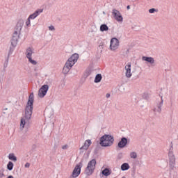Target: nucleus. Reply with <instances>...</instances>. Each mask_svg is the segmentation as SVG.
Segmentation results:
<instances>
[{"mask_svg":"<svg viewBox=\"0 0 178 178\" xmlns=\"http://www.w3.org/2000/svg\"><path fill=\"white\" fill-rule=\"evenodd\" d=\"M112 16L117 20L118 22L122 23L123 22V16H122V13L116 9H113L112 10Z\"/></svg>","mask_w":178,"mask_h":178,"instance_id":"obj_9","label":"nucleus"},{"mask_svg":"<svg viewBox=\"0 0 178 178\" xmlns=\"http://www.w3.org/2000/svg\"><path fill=\"white\" fill-rule=\"evenodd\" d=\"M125 76L127 79L131 77V63H129L125 65Z\"/></svg>","mask_w":178,"mask_h":178,"instance_id":"obj_13","label":"nucleus"},{"mask_svg":"<svg viewBox=\"0 0 178 178\" xmlns=\"http://www.w3.org/2000/svg\"><path fill=\"white\" fill-rule=\"evenodd\" d=\"M42 12H43L42 9H38V10H35L34 12V13L30 15L29 18L32 20H34V19H35V17H37V16H39L40 13H42Z\"/></svg>","mask_w":178,"mask_h":178,"instance_id":"obj_16","label":"nucleus"},{"mask_svg":"<svg viewBox=\"0 0 178 178\" xmlns=\"http://www.w3.org/2000/svg\"><path fill=\"white\" fill-rule=\"evenodd\" d=\"M30 20H31V19L28 17V19L26 22V27H30L31 26V22Z\"/></svg>","mask_w":178,"mask_h":178,"instance_id":"obj_28","label":"nucleus"},{"mask_svg":"<svg viewBox=\"0 0 178 178\" xmlns=\"http://www.w3.org/2000/svg\"><path fill=\"white\" fill-rule=\"evenodd\" d=\"M142 60H145V62H147L150 65L155 64V59H154V58H152V57L143 56Z\"/></svg>","mask_w":178,"mask_h":178,"instance_id":"obj_17","label":"nucleus"},{"mask_svg":"<svg viewBox=\"0 0 178 178\" xmlns=\"http://www.w3.org/2000/svg\"><path fill=\"white\" fill-rule=\"evenodd\" d=\"M130 158H131V159H136L137 158V152H131L129 154Z\"/></svg>","mask_w":178,"mask_h":178,"instance_id":"obj_25","label":"nucleus"},{"mask_svg":"<svg viewBox=\"0 0 178 178\" xmlns=\"http://www.w3.org/2000/svg\"><path fill=\"white\" fill-rule=\"evenodd\" d=\"M18 41L19 40H14L13 38L11 39V46L10 47L7 57L10 58V55L13 54V51H15V48H16L17 45Z\"/></svg>","mask_w":178,"mask_h":178,"instance_id":"obj_12","label":"nucleus"},{"mask_svg":"<svg viewBox=\"0 0 178 178\" xmlns=\"http://www.w3.org/2000/svg\"><path fill=\"white\" fill-rule=\"evenodd\" d=\"M127 145V138H122L121 140L118 143V148H124Z\"/></svg>","mask_w":178,"mask_h":178,"instance_id":"obj_15","label":"nucleus"},{"mask_svg":"<svg viewBox=\"0 0 178 178\" xmlns=\"http://www.w3.org/2000/svg\"><path fill=\"white\" fill-rule=\"evenodd\" d=\"M33 54H34V49L31 48V47H29L26 51V56L28 59H29V58H31Z\"/></svg>","mask_w":178,"mask_h":178,"instance_id":"obj_18","label":"nucleus"},{"mask_svg":"<svg viewBox=\"0 0 178 178\" xmlns=\"http://www.w3.org/2000/svg\"><path fill=\"white\" fill-rule=\"evenodd\" d=\"M129 169H130V165L127 163H124L121 165V170H122L123 172H124V170H129Z\"/></svg>","mask_w":178,"mask_h":178,"instance_id":"obj_19","label":"nucleus"},{"mask_svg":"<svg viewBox=\"0 0 178 178\" xmlns=\"http://www.w3.org/2000/svg\"><path fill=\"white\" fill-rule=\"evenodd\" d=\"M97 165V160L95 159L90 161L88 163L87 167L85 169V174L86 176H91L95 170V165Z\"/></svg>","mask_w":178,"mask_h":178,"instance_id":"obj_5","label":"nucleus"},{"mask_svg":"<svg viewBox=\"0 0 178 178\" xmlns=\"http://www.w3.org/2000/svg\"><path fill=\"white\" fill-rule=\"evenodd\" d=\"M161 101L157 102L156 106L154 108L153 111L154 113H161L162 112V106H163V96H161Z\"/></svg>","mask_w":178,"mask_h":178,"instance_id":"obj_11","label":"nucleus"},{"mask_svg":"<svg viewBox=\"0 0 178 178\" xmlns=\"http://www.w3.org/2000/svg\"><path fill=\"white\" fill-rule=\"evenodd\" d=\"M24 166H25V168H30L29 163H26Z\"/></svg>","mask_w":178,"mask_h":178,"instance_id":"obj_35","label":"nucleus"},{"mask_svg":"<svg viewBox=\"0 0 178 178\" xmlns=\"http://www.w3.org/2000/svg\"><path fill=\"white\" fill-rule=\"evenodd\" d=\"M104 15H105V12H103Z\"/></svg>","mask_w":178,"mask_h":178,"instance_id":"obj_39","label":"nucleus"},{"mask_svg":"<svg viewBox=\"0 0 178 178\" xmlns=\"http://www.w3.org/2000/svg\"><path fill=\"white\" fill-rule=\"evenodd\" d=\"M3 172H5V170H3V168L0 170V178L5 177V174L3 173Z\"/></svg>","mask_w":178,"mask_h":178,"instance_id":"obj_30","label":"nucleus"},{"mask_svg":"<svg viewBox=\"0 0 178 178\" xmlns=\"http://www.w3.org/2000/svg\"><path fill=\"white\" fill-rule=\"evenodd\" d=\"M149 12L150 13H155V12H158V10L155 9V8H151L149 10Z\"/></svg>","mask_w":178,"mask_h":178,"instance_id":"obj_31","label":"nucleus"},{"mask_svg":"<svg viewBox=\"0 0 178 178\" xmlns=\"http://www.w3.org/2000/svg\"><path fill=\"white\" fill-rule=\"evenodd\" d=\"M69 148V146L67 145H65L62 146V149H67Z\"/></svg>","mask_w":178,"mask_h":178,"instance_id":"obj_33","label":"nucleus"},{"mask_svg":"<svg viewBox=\"0 0 178 178\" xmlns=\"http://www.w3.org/2000/svg\"><path fill=\"white\" fill-rule=\"evenodd\" d=\"M169 156V165H170V169L171 170H173L175 169V165H176V157H175V154H173V152H170L168 153Z\"/></svg>","mask_w":178,"mask_h":178,"instance_id":"obj_10","label":"nucleus"},{"mask_svg":"<svg viewBox=\"0 0 178 178\" xmlns=\"http://www.w3.org/2000/svg\"><path fill=\"white\" fill-rule=\"evenodd\" d=\"M114 141L115 138L112 135L105 134L100 138L99 145L101 147H111Z\"/></svg>","mask_w":178,"mask_h":178,"instance_id":"obj_4","label":"nucleus"},{"mask_svg":"<svg viewBox=\"0 0 178 178\" xmlns=\"http://www.w3.org/2000/svg\"><path fill=\"white\" fill-rule=\"evenodd\" d=\"M8 63H9V57H7L5 62H4V64H3V68L4 69H6V67H8Z\"/></svg>","mask_w":178,"mask_h":178,"instance_id":"obj_26","label":"nucleus"},{"mask_svg":"<svg viewBox=\"0 0 178 178\" xmlns=\"http://www.w3.org/2000/svg\"><path fill=\"white\" fill-rule=\"evenodd\" d=\"M8 159L10 161H13V162H16V161H17V157H16L13 153H11L8 155Z\"/></svg>","mask_w":178,"mask_h":178,"instance_id":"obj_23","label":"nucleus"},{"mask_svg":"<svg viewBox=\"0 0 178 178\" xmlns=\"http://www.w3.org/2000/svg\"><path fill=\"white\" fill-rule=\"evenodd\" d=\"M91 144V140H86L84 143V145L80 148V151H87Z\"/></svg>","mask_w":178,"mask_h":178,"instance_id":"obj_14","label":"nucleus"},{"mask_svg":"<svg viewBox=\"0 0 178 178\" xmlns=\"http://www.w3.org/2000/svg\"><path fill=\"white\" fill-rule=\"evenodd\" d=\"M120 42L116 38H113L110 42V50L115 52L117 49H119Z\"/></svg>","mask_w":178,"mask_h":178,"instance_id":"obj_7","label":"nucleus"},{"mask_svg":"<svg viewBox=\"0 0 178 178\" xmlns=\"http://www.w3.org/2000/svg\"><path fill=\"white\" fill-rule=\"evenodd\" d=\"M111 172L108 168H105L102 171V175H103V176H111Z\"/></svg>","mask_w":178,"mask_h":178,"instance_id":"obj_20","label":"nucleus"},{"mask_svg":"<svg viewBox=\"0 0 178 178\" xmlns=\"http://www.w3.org/2000/svg\"><path fill=\"white\" fill-rule=\"evenodd\" d=\"M127 9L129 10V9H130V6H127Z\"/></svg>","mask_w":178,"mask_h":178,"instance_id":"obj_37","label":"nucleus"},{"mask_svg":"<svg viewBox=\"0 0 178 178\" xmlns=\"http://www.w3.org/2000/svg\"><path fill=\"white\" fill-rule=\"evenodd\" d=\"M13 166L14 164L12 161H9L8 163L7 164V169L8 170H13Z\"/></svg>","mask_w":178,"mask_h":178,"instance_id":"obj_24","label":"nucleus"},{"mask_svg":"<svg viewBox=\"0 0 178 178\" xmlns=\"http://www.w3.org/2000/svg\"><path fill=\"white\" fill-rule=\"evenodd\" d=\"M23 26H24V20L23 19H19L17 22L14 33L13 34V39H14L15 41H19V38H20V34L22 33V29H23Z\"/></svg>","mask_w":178,"mask_h":178,"instance_id":"obj_3","label":"nucleus"},{"mask_svg":"<svg viewBox=\"0 0 178 178\" xmlns=\"http://www.w3.org/2000/svg\"><path fill=\"white\" fill-rule=\"evenodd\" d=\"M28 59H29V62H30V63H31L32 65H37V61L33 60L31 57Z\"/></svg>","mask_w":178,"mask_h":178,"instance_id":"obj_29","label":"nucleus"},{"mask_svg":"<svg viewBox=\"0 0 178 178\" xmlns=\"http://www.w3.org/2000/svg\"><path fill=\"white\" fill-rule=\"evenodd\" d=\"M109 30V27H108L107 24H103L100 26V31H108Z\"/></svg>","mask_w":178,"mask_h":178,"instance_id":"obj_21","label":"nucleus"},{"mask_svg":"<svg viewBox=\"0 0 178 178\" xmlns=\"http://www.w3.org/2000/svg\"><path fill=\"white\" fill-rule=\"evenodd\" d=\"M54 148H57V146H56V145H55V146H54Z\"/></svg>","mask_w":178,"mask_h":178,"instance_id":"obj_38","label":"nucleus"},{"mask_svg":"<svg viewBox=\"0 0 178 178\" xmlns=\"http://www.w3.org/2000/svg\"><path fill=\"white\" fill-rule=\"evenodd\" d=\"M122 157H123V153H120V154H118V158H119V159H122Z\"/></svg>","mask_w":178,"mask_h":178,"instance_id":"obj_34","label":"nucleus"},{"mask_svg":"<svg viewBox=\"0 0 178 178\" xmlns=\"http://www.w3.org/2000/svg\"><path fill=\"white\" fill-rule=\"evenodd\" d=\"M90 74H91V70H87L85 72L84 76L85 77H88V76H90Z\"/></svg>","mask_w":178,"mask_h":178,"instance_id":"obj_27","label":"nucleus"},{"mask_svg":"<svg viewBox=\"0 0 178 178\" xmlns=\"http://www.w3.org/2000/svg\"><path fill=\"white\" fill-rule=\"evenodd\" d=\"M49 30H50V31H55V26L51 25L49 26Z\"/></svg>","mask_w":178,"mask_h":178,"instance_id":"obj_32","label":"nucleus"},{"mask_svg":"<svg viewBox=\"0 0 178 178\" xmlns=\"http://www.w3.org/2000/svg\"><path fill=\"white\" fill-rule=\"evenodd\" d=\"M78 59L79 54H74L70 58H68L63 68V74H67V73L70 72V69L74 66V64L77 62Z\"/></svg>","mask_w":178,"mask_h":178,"instance_id":"obj_2","label":"nucleus"},{"mask_svg":"<svg viewBox=\"0 0 178 178\" xmlns=\"http://www.w3.org/2000/svg\"><path fill=\"white\" fill-rule=\"evenodd\" d=\"M111 97V94L106 93V97L109 98Z\"/></svg>","mask_w":178,"mask_h":178,"instance_id":"obj_36","label":"nucleus"},{"mask_svg":"<svg viewBox=\"0 0 178 178\" xmlns=\"http://www.w3.org/2000/svg\"><path fill=\"white\" fill-rule=\"evenodd\" d=\"M83 168V161H81L79 163V164H76L73 172L72 174V177L76 178L79 177L80 175V173H81V168Z\"/></svg>","mask_w":178,"mask_h":178,"instance_id":"obj_6","label":"nucleus"},{"mask_svg":"<svg viewBox=\"0 0 178 178\" xmlns=\"http://www.w3.org/2000/svg\"><path fill=\"white\" fill-rule=\"evenodd\" d=\"M48 90H49V86L48 85H43L38 90V97L44 98L47 95Z\"/></svg>","mask_w":178,"mask_h":178,"instance_id":"obj_8","label":"nucleus"},{"mask_svg":"<svg viewBox=\"0 0 178 178\" xmlns=\"http://www.w3.org/2000/svg\"><path fill=\"white\" fill-rule=\"evenodd\" d=\"M101 80H102V75L97 74L95 78V83H101Z\"/></svg>","mask_w":178,"mask_h":178,"instance_id":"obj_22","label":"nucleus"},{"mask_svg":"<svg viewBox=\"0 0 178 178\" xmlns=\"http://www.w3.org/2000/svg\"><path fill=\"white\" fill-rule=\"evenodd\" d=\"M34 104V93H31L29 97V100L25 108V116L21 119L20 127L22 130L24 129L26 124L30 123V119H31V115H33V104Z\"/></svg>","mask_w":178,"mask_h":178,"instance_id":"obj_1","label":"nucleus"}]
</instances>
